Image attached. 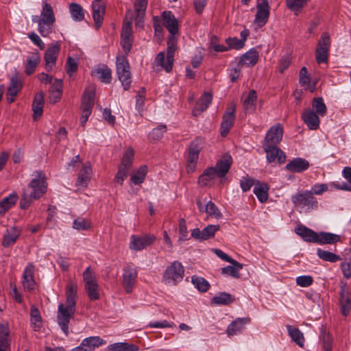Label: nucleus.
I'll return each mask as SVG.
<instances>
[{
  "label": "nucleus",
  "mask_w": 351,
  "mask_h": 351,
  "mask_svg": "<svg viewBox=\"0 0 351 351\" xmlns=\"http://www.w3.org/2000/svg\"><path fill=\"white\" fill-rule=\"evenodd\" d=\"M83 278L85 286L97 283L94 273L90 269V267H88L83 272Z\"/></svg>",
  "instance_id": "60"
},
{
  "label": "nucleus",
  "mask_w": 351,
  "mask_h": 351,
  "mask_svg": "<svg viewBox=\"0 0 351 351\" xmlns=\"http://www.w3.org/2000/svg\"><path fill=\"white\" fill-rule=\"evenodd\" d=\"M93 75H97L98 79L105 83L110 84L112 80L111 69L106 64L96 66L92 71Z\"/></svg>",
  "instance_id": "27"
},
{
  "label": "nucleus",
  "mask_w": 351,
  "mask_h": 351,
  "mask_svg": "<svg viewBox=\"0 0 351 351\" xmlns=\"http://www.w3.org/2000/svg\"><path fill=\"white\" fill-rule=\"evenodd\" d=\"M320 339L323 343V348L325 351H330L332 349V337L326 332H322Z\"/></svg>",
  "instance_id": "61"
},
{
  "label": "nucleus",
  "mask_w": 351,
  "mask_h": 351,
  "mask_svg": "<svg viewBox=\"0 0 351 351\" xmlns=\"http://www.w3.org/2000/svg\"><path fill=\"white\" fill-rule=\"evenodd\" d=\"M310 164L307 160L297 157L290 160L285 166V169L292 173H302L307 170Z\"/></svg>",
  "instance_id": "19"
},
{
  "label": "nucleus",
  "mask_w": 351,
  "mask_h": 351,
  "mask_svg": "<svg viewBox=\"0 0 351 351\" xmlns=\"http://www.w3.org/2000/svg\"><path fill=\"white\" fill-rule=\"evenodd\" d=\"M232 265H228L221 269V274L225 276H231L234 278L240 277L239 271L242 269L243 264L234 259V262L230 263Z\"/></svg>",
  "instance_id": "33"
},
{
  "label": "nucleus",
  "mask_w": 351,
  "mask_h": 351,
  "mask_svg": "<svg viewBox=\"0 0 351 351\" xmlns=\"http://www.w3.org/2000/svg\"><path fill=\"white\" fill-rule=\"evenodd\" d=\"M313 110L306 109L302 114V119L310 130H317L319 126V119Z\"/></svg>",
  "instance_id": "24"
},
{
  "label": "nucleus",
  "mask_w": 351,
  "mask_h": 351,
  "mask_svg": "<svg viewBox=\"0 0 351 351\" xmlns=\"http://www.w3.org/2000/svg\"><path fill=\"white\" fill-rule=\"evenodd\" d=\"M167 127L165 125H160L154 128L149 134V138L152 141H158L163 136L166 132Z\"/></svg>",
  "instance_id": "58"
},
{
  "label": "nucleus",
  "mask_w": 351,
  "mask_h": 351,
  "mask_svg": "<svg viewBox=\"0 0 351 351\" xmlns=\"http://www.w3.org/2000/svg\"><path fill=\"white\" fill-rule=\"evenodd\" d=\"M312 106L315 110V113L320 116H324L326 113V106L322 97H315L313 99Z\"/></svg>",
  "instance_id": "51"
},
{
  "label": "nucleus",
  "mask_w": 351,
  "mask_h": 351,
  "mask_svg": "<svg viewBox=\"0 0 351 351\" xmlns=\"http://www.w3.org/2000/svg\"><path fill=\"white\" fill-rule=\"evenodd\" d=\"M178 39L176 36L170 35L167 41V58L165 53L161 51L157 54L154 60V65L160 66L167 73H169L173 69L174 62V53L177 49Z\"/></svg>",
  "instance_id": "4"
},
{
  "label": "nucleus",
  "mask_w": 351,
  "mask_h": 351,
  "mask_svg": "<svg viewBox=\"0 0 351 351\" xmlns=\"http://www.w3.org/2000/svg\"><path fill=\"white\" fill-rule=\"evenodd\" d=\"M291 199L295 208H304L306 207L308 210H310L316 209L318 207L317 201L310 191H304L293 194L291 195Z\"/></svg>",
  "instance_id": "7"
},
{
  "label": "nucleus",
  "mask_w": 351,
  "mask_h": 351,
  "mask_svg": "<svg viewBox=\"0 0 351 351\" xmlns=\"http://www.w3.org/2000/svg\"><path fill=\"white\" fill-rule=\"evenodd\" d=\"M30 324L34 331H39L43 326L40 313L35 306L31 307Z\"/></svg>",
  "instance_id": "35"
},
{
  "label": "nucleus",
  "mask_w": 351,
  "mask_h": 351,
  "mask_svg": "<svg viewBox=\"0 0 351 351\" xmlns=\"http://www.w3.org/2000/svg\"><path fill=\"white\" fill-rule=\"evenodd\" d=\"M129 174V169H125L124 167H118V171L115 175L114 182L120 185H122L125 179L128 177Z\"/></svg>",
  "instance_id": "59"
},
{
  "label": "nucleus",
  "mask_w": 351,
  "mask_h": 351,
  "mask_svg": "<svg viewBox=\"0 0 351 351\" xmlns=\"http://www.w3.org/2000/svg\"><path fill=\"white\" fill-rule=\"evenodd\" d=\"M216 177H217V174L214 168L209 167L205 169L199 177L198 182L202 186L210 185Z\"/></svg>",
  "instance_id": "36"
},
{
  "label": "nucleus",
  "mask_w": 351,
  "mask_h": 351,
  "mask_svg": "<svg viewBox=\"0 0 351 351\" xmlns=\"http://www.w3.org/2000/svg\"><path fill=\"white\" fill-rule=\"evenodd\" d=\"M317 255L320 259L330 263H336L341 260L339 255L320 248L317 249Z\"/></svg>",
  "instance_id": "46"
},
{
  "label": "nucleus",
  "mask_w": 351,
  "mask_h": 351,
  "mask_svg": "<svg viewBox=\"0 0 351 351\" xmlns=\"http://www.w3.org/2000/svg\"><path fill=\"white\" fill-rule=\"evenodd\" d=\"M134 158V150L132 148L128 149L123 154L120 167H124L130 170Z\"/></svg>",
  "instance_id": "53"
},
{
  "label": "nucleus",
  "mask_w": 351,
  "mask_h": 351,
  "mask_svg": "<svg viewBox=\"0 0 351 351\" xmlns=\"http://www.w3.org/2000/svg\"><path fill=\"white\" fill-rule=\"evenodd\" d=\"M147 5V0H136L134 4L135 8V25L136 28H143L144 17Z\"/></svg>",
  "instance_id": "23"
},
{
  "label": "nucleus",
  "mask_w": 351,
  "mask_h": 351,
  "mask_svg": "<svg viewBox=\"0 0 351 351\" xmlns=\"http://www.w3.org/2000/svg\"><path fill=\"white\" fill-rule=\"evenodd\" d=\"M85 289L90 300L99 299V285L97 283L85 286Z\"/></svg>",
  "instance_id": "55"
},
{
  "label": "nucleus",
  "mask_w": 351,
  "mask_h": 351,
  "mask_svg": "<svg viewBox=\"0 0 351 351\" xmlns=\"http://www.w3.org/2000/svg\"><path fill=\"white\" fill-rule=\"evenodd\" d=\"M330 46V40L328 34L323 33L315 51L316 61L318 64L327 62Z\"/></svg>",
  "instance_id": "9"
},
{
  "label": "nucleus",
  "mask_w": 351,
  "mask_h": 351,
  "mask_svg": "<svg viewBox=\"0 0 351 351\" xmlns=\"http://www.w3.org/2000/svg\"><path fill=\"white\" fill-rule=\"evenodd\" d=\"M249 317H239L231 322L226 329V334L229 337L240 334L245 328L246 324H249Z\"/></svg>",
  "instance_id": "21"
},
{
  "label": "nucleus",
  "mask_w": 351,
  "mask_h": 351,
  "mask_svg": "<svg viewBox=\"0 0 351 351\" xmlns=\"http://www.w3.org/2000/svg\"><path fill=\"white\" fill-rule=\"evenodd\" d=\"M269 16V10L257 9L254 23L258 27H263L267 22Z\"/></svg>",
  "instance_id": "45"
},
{
  "label": "nucleus",
  "mask_w": 351,
  "mask_h": 351,
  "mask_svg": "<svg viewBox=\"0 0 351 351\" xmlns=\"http://www.w3.org/2000/svg\"><path fill=\"white\" fill-rule=\"evenodd\" d=\"M220 229L219 225H208L202 230L204 241L214 237L216 232Z\"/></svg>",
  "instance_id": "57"
},
{
  "label": "nucleus",
  "mask_w": 351,
  "mask_h": 351,
  "mask_svg": "<svg viewBox=\"0 0 351 351\" xmlns=\"http://www.w3.org/2000/svg\"><path fill=\"white\" fill-rule=\"evenodd\" d=\"M264 151L267 154V162L271 163L276 160L279 164H282L286 160V154L277 145H263Z\"/></svg>",
  "instance_id": "15"
},
{
  "label": "nucleus",
  "mask_w": 351,
  "mask_h": 351,
  "mask_svg": "<svg viewBox=\"0 0 351 351\" xmlns=\"http://www.w3.org/2000/svg\"><path fill=\"white\" fill-rule=\"evenodd\" d=\"M156 240L154 234H132L130 237V249L134 251H141L152 245Z\"/></svg>",
  "instance_id": "10"
},
{
  "label": "nucleus",
  "mask_w": 351,
  "mask_h": 351,
  "mask_svg": "<svg viewBox=\"0 0 351 351\" xmlns=\"http://www.w3.org/2000/svg\"><path fill=\"white\" fill-rule=\"evenodd\" d=\"M20 235V230L15 227H12L6 230L2 241V245L4 247L12 245Z\"/></svg>",
  "instance_id": "32"
},
{
  "label": "nucleus",
  "mask_w": 351,
  "mask_h": 351,
  "mask_svg": "<svg viewBox=\"0 0 351 351\" xmlns=\"http://www.w3.org/2000/svg\"><path fill=\"white\" fill-rule=\"evenodd\" d=\"M34 266L32 263H29L23 271V286L25 290L31 291L35 289L36 282L34 278Z\"/></svg>",
  "instance_id": "20"
},
{
  "label": "nucleus",
  "mask_w": 351,
  "mask_h": 351,
  "mask_svg": "<svg viewBox=\"0 0 351 351\" xmlns=\"http://www.w3.org/2000/svg\"><path fill=\"white\" fill-rule=\"evenodd\" d=\"M60 50V47L58 44H53L46 50L44 59L45 62V69L47 71H51L55 66Z\"/></svg>",
  "instance_id": "16"
},
{
  "label": "nucleus",
  "mask_w": 351,
  "mask_h": 351,
  "mask_svg": "<svg viewBox=\"0 0 351 351\" xmlns=\"http://www.w3.org/2000/svg\"><path fill=\"white\" fill-rule=\"evenodd\" d=\"M123 273L122 285L128 293H130L136 282L137 270L132 265L125 266Z\"/></svg>",
  "instance_id": "11"
},
{
  "label": "nucleus",
  "mask_w": 351,
  "mask_h": 351,
  "mask_svg": "<svg viewBox=\"0 0 351 351\" xmlns=\"http://www.w3.org/2000/svg\"><path fill=\"white\" fill-rule=\"evenodd\" d=\"M106 341L99 336H91L82 340L80 346L73 348L71 351H93L95 348L105 345Z\"/></svg>",
  "instance_id": "12"
},
{
  "label": "nucleus",
  "mask_w": 351,
  "mask_h": 351,
  "mask_svg": "<svg viewBox=\"0 0 351 351\" xmlns=\"http://www.w3.org/2000/svg\"><path fill=\"white\" fill-rule=\"evenodd\" d=\"M295 232L300 235L304 241L306 242L317 243V233L313 230L303 226L300 225L295 228Z\"/></svg>",
  "instance_id": "28"
},
{
  "label": "nucleus",
  "mask_w": 351,
  "mask_h": 351,
  "mask_svg": "<svg viewBox=\"0 0 351 351\" xmlns=\"http://www.w3.org/2000/svg\"><path fill=\"white\" fill-rule=\"evenodd\" d=\"M18 196L16 193L10 194L0 202V217L3 216L16 202Z\"/></svg>",
  "instance_id": "34"
},
{
  "label": "nucleus",
  "mask_w": 351,
  "mask_h": 351,
  "mask_svg": "<svg viewBox=\"0 0 351 351\" xmlns=\"http://www.w3.org/2000/svg\"><path fill=\"white\" fill-rule=\"evenodd\" d=\"M22 88V83L16 76H13L10 79V83L8 88L7 95L8 96H16Z\"/></svg>",
  "instance_id": "47"
},
{
  "label": "nucleus",
  "mask_w": 351,
  "mask_h": 351,
  "mask_svg": "<svg viewBox=\"0 0 351 351\" xmlns=\"http://www.w3.org/2000/svg\"><path fill=\"white\" fill-rule=\"evenodd\" d=\"M228 48L234 49H241L244 47L243 40H240L238 38H229L226 40Z\"/></svg>",
  "instance_id": "62"
},
{
  "label": "nucleus",
  "mask_w": 351,
  "mask_h": 351,
  "mask_svg": "<svg viewBox=\"0 0 351 351\" xmlns=\"http://www.w3.org/2000/svg\"><path fill=\"white\" fill-rule=\"evenodd\" d=\"M90 165L89 162H87L84 165L82 170L77 178V185L86 186L90 180Z\"/></svg>",
  "instance_id": "41"
},
{
  "label": "nucleus",
  "mask_w": 351,
  "mask_h": 351,
  "mask_svg": "<svg viewBox=\"0 0 351 351\" xmlns=\"http://www.w3.org/2000/svg\"><path fill=\"white\" fill-rule=\"evenodd\" d=\"M192 283L201 292H206L210 287L208 282L202 277L193 276Z\"/></svg>",
  "instance_id": "50"
},
{
  "label": "nucleus",
  "mask_w": 351,
  "mask_h": 351,
  "mask_svg": "<svg viewBox=\"0 0 351 351\" xmlns=\"http://www.w3.org/2000/svg\"><path fill=\"white\" fill-rule=\"evenodd\" d=\"M213 100V96L209 93H205L196 103L195 106L193 110V114L195 117L199 116L202 112L205 111Z\"/></svg>",
  "instance_id": "26"
},
{
  "label": "nucleus",
  "mask_w": 351,
  "mask_h": 351,
  "mask_svg": "<svg viewBox=\"0 0 351 351\" xmlns=\"http://www.w3.org/2000/svg\"><path fill=\"white\" fill-rule=\"evenodd\" d=\"M93 17L97 29H99L103 22L105 7L100 2H93Z\"/></svg>",
  "instance_id": "29"
},
{
  "label": "nucleus",
  "mask_w": 351,
  "mask_h": 351,
  "mask_svg": "<svg viewBox=\"0 0 351 351\" xmlns=\"http://www.w3.org/2000/svg\"><path fill=\"white\" fill-rule=\"evenodd\" d=\"M339 304L341 314L345 317L348 316L351 309V294L346 289L345 285L340 288Z\"/></svg>",
  "instance_id": "17"
},
{
  "label": "nucleus",
  "mask_w": 351,
  "mask_h": 351,
  "mask_svg": "<svg viewBox=\"0 0 351 351\" xmlns=\"http://www.w3.org/2000/svg\"><path fill=\"white\" fill-rule=\"evenodd\" d=\"M234 298L230 293L221 292L211 300V303L217 305H228L234 301Z\"/></svg>",
  "instance_id": "42"
},
{
  "label": "nucleus",
  "mask_w": 351,
  "mask_h": 351,
  "mask_svg": "<svg viewBox=\"0 0 351 351\" xmlns=\"http://www.w3.org/2000/svg\"><path fill=\"white\" fill-rule=\"evenodd\" d=\"M287 329L292 341H293L300 347H303L304 343L303 333L298 328H294L290 325L287 326Z\"/></svg>",
  "instance_id": "40"
},
{
  "label": "nucleus",
  "mask_w": 351,
  "mask_h": 351,
  "mask_svg": "<svg viewBox=\"0 0 351 351\" xmlns=\"http://www.w3.org/2000/svg\"><path fill=\"white\" fill-rule=\"evenodd\" d=\"M95 95L93 89H86L82 98V103L94 105Z\"/></svg>",
  "instance_id": "63"
},
{
  "label": "nucleus",
  "mask_w": 351,
  "mask_h": 351,
  "mask_svg": "<svg viewBox=\"0 0 351 351\" xmlns=\"http://www.w3.org/2000/svg\"><path fill=\"white\" fill-rule=\"evenodd\" d=\"M90 227V221L82 217H78L73 222V228L77 230H87Z\"/></svg>",
  "instance_id": "54"
},
{
  "label": "nucleus",
  "mask_w": 351,
  "mask_h": 351,
  "mask_svg": "<svg viewBox=\"0 0 351 351\" xmlns=\"http://www.w3.org/2000/svg\"><path fill=\"white\" fill-rule=\"evenodd\" d=\"M69 12L71 18L75 21H82L84 19V12L82 7L76 3H71L69 5Z\"/></svg>",
  "instance_id": "44"
},
{
  "label": "nucleus",
  "mask_w": 351,
  "mask_h": 351,
  "mask_svg": "<svg viewBox=\"0 0 351 351\" xmlns=\"http://www.w3.org/2000/svg\"><path fill=\"white\" fill-rule=\"evenodd\" d=\"M132 12L128 11L126 13L125 20L123 22L121 30V38H133L132 30Z\"/></svg>",
  "instance_id": "39"
},
{
  "label": "nucleus",
  "mask_w": 351,
  "mask_h": 351,
  "mask_svg": "<svg viewBox=\"0 0 351 351\" xmlns=\"http://www.w3.org/2000/svg\"><path fill=\"white\" fill-rule=\"evenodd\" d=\"M44 106V93L43 92H39L37 93L34 99L32 104V110L34 112L33 119L36 120L38 117H40L43 111Z\"/></svg>",
  "instance_id": "31"
},
{
  "label": "nucleus",
  "mask_w": 351,
  "mask_h": 351,
  "mask_svg": "<svg viewBox=\"0 0 351 351\" xmlns=\"http://www.w3.org/2000/svg\"><path fill=\"white\" fill-rule=\"evenodd\" d=\"M269 185L265 182L257 181L253 189L254 193L261 203H265L268 199Z\"/></svg>",
  "instance_id": "30"
},
{
  "label": "nucleus",
  "mask_w": 351,
  "mask_h": 351,
  "mask_svg": "<svg viewBox=\"0 0 351 351\" xmlns=\"http://www.w3.org/2000/svg\"><path fill=\"white\" fill-rule=\"evenodd\" d=\"M147 172V166L144 165L141 167L136 173L132 175L130 178L131 182L136 185L142 184L145 180Z\"/></svg>",
  "instance_id": "49"
},
{
  "label": "nucleus",
  "mask_w": 351,
  "mask_h": 351,
  "mask_svg": "<svg viewBox=\"0 0 351 351\" xmlns=\"http://www.w3.org/2000/svg\"><path fill=\"white\" fill-rule=\"evenodd\" d=\"M164 25L170 33L175 36L178 32V23L174 15L170 11L162 13Z\"/></svg>",
  "instance_id": "25"
},
{
  "label": "nucleus",
  "mask_w": 351,
  "mask_h": 351,
  "mask_svg": "<svg viewBox=\"0 0 351 351\" xmlns=\"http://www.w3.org/2000/svg\"><path fill=\"white\" fill-rule=\"evenodd\" d=\"M258 59V51L255 48H252L241 56L238 66L251 67L257 63Z\"/></svg>",
  "instance_id": "22"
},
{
  "label": "nucleus",
  "mask_w": 351,
  "mask_h": 351,
  "mask_svg": "<svg viewBox=\"0 0 351 351\" xmlns=\"http://www.w3.org/2000/svg\"><path fill=\"white\" fill-rule=\"evenodd\" d=\"M203 147V140L197 137L190 143L189 147V154L187 156V171H193L196 166L199 158V154Z\"/></svg>",
  "instance_id": "8"
},
{
  "label": "nucleus",
  "mask_w": 351,
  "mask_h": 351,
  "mask_svg": "<svg viewBox=\"0 0 351 351\" xmlns=\"http://www.w3.org/2000/svg\"><path fill=\"white\" fill-rule=\"evenodd\" d=\"M340 241V236L331 232H321L317 234V243L334 244Z\"/></svg>",
  "instance_id": "37"
},
{
  "label": "nucleus",
  "mask_w": 351,
  "mask_h": 351,
  "mask_svg": "<svg viewBox=\"0 0 351 351\" xmlns=\"http://www.w3.org/2000/svg\"><path fill=\"white\" fill-rule=\"evenodd\" d=\"M107 349L108 351H138L139 348L132 343L119 342L110 344Z\"/></svg>",
  "instance_id": "38"
},
{
  "label": "nucleus",
  "mask_w": 351,
  "mask_h": 351,
  "mask_svg": "<svg viewBox=\"0 0 351 351\" xmlns=\"http://www.w3.org/2000/svg\"><path fill=\"white\" fill-rule=\"evenodd\" d=\"M256 99V92L254 90H251L243 101L244 109L246 112H252L254 110Z\"/></svg>",
  "instance_id": "43"
},
{
  "label": "nucleus",
  "mask_w": 351,
  "mask_h": 351,
  "mask_svg": "<svg viewBox=\"0 0 351 351\" xmlns=\"http://www.w3.org/2000/svg\"><path fill=\"white\" fill-rule=\"evenodd\" d=\"M205 212L208 215L216 219H219L222 217V214L217 206L211 201H209L206 204Z\"/></svg>",
  "instance_id": "52"
},
{
  "label": "nucleus",
  "mask_w": 351,
  "mask_h": 351,
  "mask_svg": "<svg viewBox=\"0 0 351 351\" xmlns=\"http://www.w3.org/2000/svg\"><path fill=\"white\" fill-rule=\"evenodd\" d=\"M32 21L38 23V31L43 37L48 36L52 32V27L56 22L52 6L47 1H43L40 15L32 16Z\"/></svg>",
  "instance_id": "3"
},
{
  "label": "nucleus",
  "mask_w": 351,
  "mask_h": 351,
  "mask_svg": "<svg viewBox=\"0 0 351 351\" xmlns=\"http://www.w3.org/2000/svg\"><path fill=\"white\" fill-rule=\"evenodd\" d=\"M47 188L44 174L41 171L36 172L35 177L23 189L20 207L22 209L27 208L34 200L40 199L46 193Z\"/></svg>",
  "instance_id": "2"
},
{
  "label": "nucleus",
  "mask_w": 351,
  "mask_h": 351,
  "mask_svg": "<svg viewBox=\"0 0 351 351\" xmlns=\"http://www.w3.org/2000/svg\"><path fill=\"white\" fill-rule=\"evenodd\" d=\"M257 180L252 178L248 176H243L240 180V186L243 192L250 191L252 186H255Z\"/></svg>",
  "instance_id": "56"
},
{
  "label": "nucleus",
  "mask_w": 351,
  "mask_h": 351,
  "mask_svg": "<svg viewBox=\"0 0 351 351\" xmlns=\"http://www.w3.org/2000/svg\"><path fill=\"white\" fill-rule=\"evenodd\" d=\"M184 269L183 265L179 261H173L165 269L162 281L169 285H176L178 282L182 280L184 278Z\"/></svg>",
  "instance_id": "5"
},
{
  "label": "nucleus",
  "mask_w": 351,
  "mask_h": 351,
  "mask_svg": "<svg viewBox=\"0 0 351 351\" xmlns=\"http://www.w3.org/2000/svg\"><path fill=\"white\" fill-rule=\"evenodd\" d=\"M313 279L311 276H300L296 278V284L302 287H307L311 285Z\"/></svg>",
  "instance_id": "64"
},
{
  "label": "nucleus",
  "mask_w": 351,
  "mask_h": 351,
  "mask_svg": "<svg viewBox=\"0 0 351 351\" xmlns=\"http://www.w3.org/2000/svg\"><path fill=\"white\" fill-rule=\"evenodd\" d=\"M66 304L60 303L58 308L57 321L66 336L69 335V324L75 313L76 300L77 298V285L70 282L66 287Z\"/></svg>",
  "instance_id": "1"
},
{
  "label": "nucleus",
  "mask_w": 351,
  "mask_h": 351,
  "mask_svg": "<svg viewBox=\"0 0 351 351\" xmlns=\"http://www.w3.org/2000/svg\"><path fill=\"white\" fill-rule=\"evenodd\" d=\"M232 163V158L229 154L223 155L221 158L217 162L215 166L213 167L217 172V177H225L229 171Z\"/></svg>",
  "instance_id": "18"
},
{
  "label": "nucleus",
  "mask_w": 351,
  "mask_h": 351,
  "mask_svg": "<svg viewBox=\"0 0 351 351\" xmlns=\"http://www.w3.org/2000/svg\"><path fill=\"white\" fill-rule=\"evenodd\" d=\"M40 62V57L38 53L33 54L29 57L25 66V73L27 75H32L36 70L37 65Z\"/></svg>",
  "instance_id": "48"
},
{
  "label": "nucleus",
  "mask_w": 351,
  "mask_h": 351,
  "mask_svg": "<svg viewBox=\"0 0 351 351\" xmlns=\"http://www.w3.org/2000/svg\"><path fill=\"white\" fill-rule=\"evenodd\" d=\"M283 136V128L279 123L270 128L266 134L263 145H278Z\"/></svg>",
  "instance_id": "13"
},
{
  "label": "nucleus",
  "mask_w": 351,
  "mask_h": 351,
  "mask_svg": "<svg viewBox=\"0 0 351 351\" xmlns=\"http://www.w3.org/2000/svg\"><path fill=\"white\" fill-rule=\"evenodd\" d=\"M235 111L234 105L227 108L225 111L221 123V135L222 136H226L233 126L235 119Z\"/></svg>",
  "instance_id": "14"
},
{
  "label": "nucleus",
  "mask_w": 351,
  "mask_h": 351,
  "mask_svg": "<svg viewBox=\"0 0 351 351\" xmlns=\"http://www.w3.org/2000/svg\"><path fill=\"white\" fill-rule=\"evenodd\" d=\"M116 69L118 78L125 90H128L132 82L130 64L126 56L117 57Z\"/></svg>",
  "instance_id": "6"
}]
</instances>
